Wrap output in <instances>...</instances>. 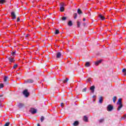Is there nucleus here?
<instances>
[{
    "label": "nucleus",
    "instance_id": "nucleus-1",
    "mask_svg": "<svg viewBox=\"0 0 126 126\" xmlns=\"http://www.w3.org/2000/svg\"><path fill=\"white\" fill-rule=\"evenodd\" d=\"M23 94L27 98L30 95V94L28 92V90L26 89L24 90L23 92Z\"/></svg>",
    "mask_w": 126,
    "mask_h": 126
},
{
    "label": "nucleus",
    "instance_id": "nucleus-2",
    "mask_svg": "<svg viewBox=\"0 0 126 126\" xmlns=\"http://www.w3.org/2000/svg\"><path fill=\"white\" fill-rule=\"evenodd\" d=\"M11 17H12V20L16 19V15L15 14V12L12 11L11 12Z\"/></svg>",
    "mask_w": 126,
    "mask_h": 126
},
{
    "label": "nucleus",
    "instance_id": "nucleus-3",
    "mask_svg": "<svg viewBox=\"0 0 126 126\" xmlns=\"http://www.w3.org/2000/svg\"><path fill=\"white\" fill-rule=\"evenodd\" d=\"M30 112L31 113L32 115H34L37 113V109L35 108H31L30 110Z\"/></svg>",
    "mask_w": 126,
    "mask_h": 126
},
{
    "label": "nucleus",
    "instance_id": "nucleus-4",
    "mask_svg": "<svg viewBox=\"0 0 126 126\" xmlns=\"http://www.w3.org/2000/svg\"><path fill=\"white\" fill-rule=\"evenodd\" d=\"M114 109V106L113 105L109 104L107 106V111L108 112H111V111H113V109Z\"/></svg>",
    "mask_w": 126,
    "mask_h": 126
},
{
    "label": "nucleus",
    "instance_id": "nucleus-5",
    "mask_svg": "<svg viewBox=\"0 0 126 126\" xmlns=\"http://www.w3.org/2000/svg\"><path fill=\"white\" fill-rule=\"evenodd\" d=\"M8 60L10 62V63H14L15 60H14V58L11 57H8Z\"/></svg>",
    "mask_w": 126,
    "mask_h": 126
},
{
    "label": "nucleus",
    "instance_id": "nucleus-6",
    "mask_svg": "<svg viewBox=\"0 0 126 126\" xmlns=\"http://www.w3.org/2000/svg\"><path fill=\"white\" fill-rule=\"evenodd\" d=\"M26 83H33L34 82V80L32 79H28L25 81Z\"/></svg>",
    "mask_w": 126,
    "mask_h": 126
},
{
    "label": "nucleus",
    "instance_id": "nucleus-7",
    "mask_svg": "<svg viewBox=\"0 0 126 126\" xmlns=\"http://www.w3.org/2000/svg\"><path fill=\"white\" fill-rule=\"evenodd\" d=\"M62 57V53L61 52H57L56 53V58L57 59H60Z\"/></svg>",
    "mask_w": 126,
    "mask_h": 126
},
{
    "label": "nucleus",
    "instance_id": "nucleus-8",
    "mask_svg": "<svg viewBox=\"0 0 126 126\" xmlns=\"http://www.w3.org/2000/svg\"><path fill=\"white\" fill-rule=\"evenodd\" d=\"M90 90L93 93L95 91V86H92L90 87Z\"/></svg>",
    "mask_w": 126,
    "mask_h": 126
},
{
    "label": "nucleus",
    "instance_id": "nucleus-9",
    "mask_svg": "<svg viewBox=\"0 0 126 126\" xmlns=\"http://www.w3.org/2000/svg\"><path fill=\"white\" fill-rule=\"evenodd\" d=\"M85 66H86V67H89V66H90V62H86L85 64Z\"/></svg>",
    "mask_w": 126,
    "mask_h": 126
},
{
    "label": "nucleus",
    "instance_id": "nucleus-10",
    "mask_svg": "<svg viewBox=\"0 0 126 126\" xmlns=\"http://www.w3.org/2000/svg\"><path fill=\"white\" fill-rule=\"evenodd\" d=\"M83 121L86 122H88V117H87V116H84L83 118Z\"/></svg>",
    "mask_w": 126,
    "mask_h": 126
},
{
    "label": "nucleus",
    "instance_id": "nucleus-11",
    "mask_svg": "<svg viewBox=\"0 0 126 126\" xmlns=\"http://www.w3.org/2000/svg\"><path fill=\"white\" fill-rule=\"evenodd\" d=\"M99 103H100V104H102V102H103V96H100L99 98V100H98Z\"/></svg>",
    "mask_w": 126,
    "mask_h": 126
},
{
    "label": "nucleus",
    "instance_id": "nucleus-12",
    "mask_svg": "<svg viewBox=\"0 0 126 126\" xmlns=\"http://www.w3.org/2000/svg\"><path fill=\"white\" fill-rule=\"evenodd\" d=\"M78 125H79V122L77 121H75L74 122V123L73 124V125L74 126H78Z\"/></svg>",
    "mask_w": 126,
    "mask_h": 126
},
{
    "label": "nucleus",
    "instance_id": "nucleus-13",
    "mask_svg": "<svg viewBox=\"0 0 126 126\" xmlns=\"http://www.w3.org/2000/svg\"><path fill=\"white\" fill-rule=\"evenodd\" d=\"M68 26L71 27L72 25H73V24H72V21H69L67 24Z\"/></svg>",
    "mask_w": 126,
    "mask_h": 126
},
{
    "label": "nucleus",
    "instance_id": "nucleus-14",
    "mask_svg": "<svg viewBox=\"0 0 126 126\" xmlns=\"http://www.w3.org/2000/svg\"><path fill=\"white\" fill-rule=\"evenodd\" d=\"M119 106H118V108L117 110H118V111H120L121 109H122L123 106V103L120 104H119Z\"/></svg>",
    "mask_w": 126,
    "mask_h": 126
},
{
    "label": "nucleus",
    "instance_id": "nucleus-15",
    "mask_svg": "<svg viewBox=\"0 0 126 126\" xmlns=\"http://www.w3.org/2000/svg\"><path fill=\"white\" fill-rule=\"evenodd\" d=\"M102 63V60H99L95 63V65H98L99 63Z\"/></svg>",
    "mask_w": 126,
    "mask_h": 126
},
{
    "label": "nucleus",
    "instance_id": "nucleus-16",
    "mask_svg": "<svg viewBox=\"0 0 126 126\" xmlns=\"http://www.w3.org/2000/svg\"><path fill=\"white\" fill-rule=\"evenodd\" d=\"M7 80H8V77L5 76L4 77V79H3L4 82H6Z\"/></svg>",
    "mask_w": 126,
    "mask_h": 126
},
{
    "label": "nucleus",
    "instance_id": "nucleus-17",
    "mask_svg": "<svg viewBox=\"0 0 126 126\" xmlns=\"http://www.w3.org/2000/svg\"><path fill=\"white\" fill-rule=\"evenodd\" d=\"M99 17L100 18V19H101V20H104L105 19V17L103 16L102 14H99Z\"/></svg>",
    "mask_w": 126,
    "mask_h": 126
},
{
    "label": "nucleus",
    "instance_id": "nucleus-18",
    "mask_svg": "<svg viewBox=\"0 0 126 126\" xmlns=\"http://www.w3.org/2000/svg\"><path fill=\"white\" fill-rule=\"evenodd\" d=\"M104 121H105V119L104 118L98 120V122L100 124H102V123H103Z\"/></svg>",
    "mask_w": 126,
    "mask_h": 126
},
{
    "label": "nucleus",
    "instance_id": "nucleus-19",
    "mask_svg": "<svg viewBox=\"0 0 126 126\" xmlns=\"http://www.w3.org/2000/svg\"><path fill=\"white\" fill-rule=\"evenodd\" d=\"M60 11H61V12H63V11H64V7L63 6L60 7Z\"/></svg>",
    "mask_w": 126,
    "mask_h": 126
},
{
    "label": "nucleus",
    "instance_id": "nucleus-20",
    "mask_svg": "<svg viewBox=\"0 0 126 126\" xmlns=\"http://www.w3.org/2000/svg\"><path fill=\"white\" fill-rule=\"evenodd\" d=\"M117 104H118V105L122 104V98H119V99H118V101L117 102Z\"/></svg>",
    "mask_w": 126,
    "mask_h": 126
},
{
    "label": "nucleus",
    "instance_id": "nucleus-21",
    "mask_svg": "<svg viewBox=\"0 0 126 126\" xmlns=\"http://www.w3.org/2000/svg\"><path fill=\"white\" fill-rule=\"evenodd\" d=\"M77 13H78V14H82V11H81L80 9H78Z\"/></svg>",
    "mask_w": 126,
    "mask_h": 126
},
{
    "label": "nucleus",
    "instance_id": "nucleus-22",
    "mask_svg": "<svg viewBox=\"0 0 126 126\" xmlns=\"http://www.w3.org/2000/svg\"><path fill=\"white\" fill-rule=\"evenodd\" d=\"M55 35H58V34H60V30H56L55 32Z\"/></svg>",
    "mask_w": 126,
    "mask_h": 126
},
{
    "label": "nucleus",
    "instance_id": "nucleus-23",
    "mask_svg": "<svg viewBox=\"0 0 126 126\" xmlns=\"http://www.w3.org/2000/svg\"><path fill=\"white\" fill-rule=\"evenodd\" d=\"M5 2H6L5 0H0V3L1 4H3V3H5Z\"/></svg>",
    "mask_w": 126,
    "mask_h": 126
},
{
    "label": "nucleus",
    "instance_id": "nucleus-24",
    "mask_svg": "<svg viewBox=\"0 0 126 126\" xmlns=\"http://www.w3.org/2000/svg\"><path fill=\"white\" fill-rule=\"evenodd\" d=\"M18 107L19 108H22V107H24V104L23 103H19L18 105Z\"/></svg>",
    "mask_w": 126,
    "mask_h": 126
},
{
    "label": "nucleus",
    "instance_id": "nucleus-25",
    "mask_svg": "<svg viewBox=\"0 0 126 126\" xmlns=\"http://www.w3.org/2000/svg\"><path fill=\"white\" fill-rule=\"evenodd\" d=\"M126 114H125L124 115H123L122 117H121V121L123 120H126Z\"/></svg>",
    "mask_w": 126,
    "mask_h": 126
},
{
    "label": "nucleus",
    "instance_id": "nucleus-26",
    "mask_svg": "<svg viewBox=\"0 0 126 126\" xmlns=\"http://www.w3.org/2000/svg\"><path fill=\"white\" fill-rule=\"evenodd\" d=\"M44 120H45V117H44V116H41L40 118V122H41V123H43Z\"/></svg>",
    "mask_w": 126,
    "mask_h": 126
},
{
    "label": "nucleus",
    "instance_id": "nucleus-27",
    "mask_svg": "<svg viewBox=\"0 0 126 126\" xmlns=\"http://www.w3.org/2000/svg\"><path fill=\"white\" fill-rule=\"evenodd\" d=\"M68 80H69V79L68 78H66V79L64 80L63 82V83H66Z\"/></svg>",
    "mask_w": 126,
    "mask_h": 126
},
{
    "label": "nucleus",
    "instance_id": "nucleus-28",
    "mask_svg": "<svg viewBox=\"0 0 126 126\" xmlns=\"http://www.w3.org/2000/svg\"><path fill=\"white\" fill-rule=\"evenodd\" d=\"M77 26L78 28H79V27H80V22H79V21L77 22Z\"/></svg>",
    "mask_w": 126,
    "mask_h": 126
},
{
    "label": "nucleus",
    "instance_id": "nucleus-29",
    "mask_svg": "<svg viewBox=\"0 0 126 126\" xmlns=\"http://www.w3.org/2000/svg\"><path fill=\"white\" fill-rule=\"evenodd\" d=\"M123 72H124V75H126V68H124L122 70Z\"/></svg>",
    "mask_w": 126,
    "mask_h": 126
},
{
    "label": "nucleus",
    "instance_id": "nucleus-30",
    "mask_svg": "<svg viewBox=\"0 0 126 126\" xmlns=\"http://www.w3.org/2000/svg\"><path fill=\"white\" fill-rule=\"evenodd\" d=\"M113 100L114 103H116V101L117 100V96H114Z\"/></svg>",
    "mask_w": 126,
    "mask_h": 126
},
{
    "label": "nucleus",
    "instance_id": "nucleus-31",
    "mask_svg": "<svg viewBox=\"0 0 126 126\" xmlns=\"http://www.w3.org/2000/svg\"><path fill=\"white\" fill-rule=\"evenodd\" d=\"M9 125H10V122H6L4 126H9Z\"/></svg>",
    "mask_w": 126,
    "mask_h": 126
},
{
    "label": "nucleus",
    "instance_id": "nucleus-32",
    "mask_svg": "<svg viewBox=\"0 0 126 126\" xmlns=\"http://www.w3.org/2000/svg\"><path fill=\"white\" fill-rule=\"evenodd\" d=\"M17 66H18V65L17 64H15L13 66V68L15 69L16 67H17Z\"/></svg>",
    "mask_w": 126,
    "mask_h": 126
},
{
    "label": "nucleus",
    "instance_id": "nucleus-33",
    "mask_svg": "<svg viewBox=\"0 0 126 126\" xmlns=\"http://www.w3.org/2000/svg\"><path fill=\"white\" fill-rule=\"evenodd\" d=\"M74 19H76V18L77 17V13H75L74 14Z\"/></svg>",
    "mask_w": 126,
    "mask_h": 126
},
{
    "label": "nucleus",
    "instance_id": "nucleus-34",
    "mask_svg": "<svg viewBox=\"0 0 126 126\" xmlns=\"http://www.w3.org/2000/svg\"><path fill=\"white\" fill-rule=\"evenodd\" d=\"M62 20L63 21H65V20H66V17H62Z\"/></svg>",
    "mask_w": 126,
    "mask_h": 126
},
{
    "label": "nucleus",
    "instance_id": "nucleus-35",
    "mask_svg": "<svg viewBox=\"0 0 126 126\" xmlns=\"http://www.w3.org/2000/svg\"><path fill=\"white\" fill-rule=\"evenodd\" d=\"M1 88H3V84H0V89H1Z\"/></svg>",
    "mask_w": 126,
    "mask_h": 126
},
{
    "label": "nucleus",
    "instance_id": "nucleus-36",
    "mask_svg": "<svg viewBox=\"0 0 126 126\" xmlns=\"http://www.w3.org/2000/svg\"><path fill=\"white\" fill-rule=\"evenodd\" d=\"M87 88H85L82 90V92H86V90H87Z\"/></svg>",
    "mask_w": 126,
    "mask_h": 126
},
{
    "label": "nucleus",
    "instance_id": "nucleus-37",
    "mask_svg": "<svg viewBox=\"0 0 126 126\" xmlns=\"http://www.w3.org/2000/svg\"><path fill=\"white\" fill-rule=\"evenodd\" d=\"M20 21V17H18L17 19V22H19Z\"/></svg>",
    "mask_w": 126,
    "mask_h": 126
},
{
    "label": "nucleus",
    "instance_id": "nucleus-38",
    "mask_svg": "<svg viewBox=\"0 0 126 126\" xmlns=\"http://www.w3.org/2000/svg\"><path fill=\"white\" fill-rule=\"evenodd\" d=\"M16 52H13L11 53V55H12V56H14V55H15Z\"/></svg>",
    "mask_w": 126,
    "mask_h": 126
},
{
    "label": "nucleus",
    "instance_id": "nucleus-39",
    "mask_svg": "<svg viewBox=\"0 0 126 126\" xmlns=\"http://www.w3.org/2000/svg\"><path fill=\"white\" fill-rule=\"evenodd\" d=\"M61 6H63V5H64V4H63V3H61L60 4Z\"/></svg>",
    "mask_w": 126,
    "mask_h": 126
},
{
    "label": "nucleus",
    "instance_id": "nucleus-40",
    "mask_svg": "<svg viewBox=\"0 0 126 126\" xmlns=\"http://www.w3.org/2000/svg\"><path fill=\"white\" fill-rule=\"evenodd\" d=\"M61 107H63V103H61Z\"/></svg>",
    "mask_w": 126,
    "mask_h": 126
},
{
    "label": "nucleus",
    "instance_id": "nucleus-41",
    "mask_svg": "<svg viewBox=\"0 0 126 126\" xmlns=\"http://www.w3.org/2000/svg\"><path fill=\"white\" fill-rule=\"evenodd\" d=\"M86 19H85V18H84L83 19V21H86Z\"/></svg>",
    "mask_w": 126,
    "mask_h": 126
},
{
    "label": "nucleus",
    "instance_id": "nucleus-42",
    "mask_svg": "<svg viewBox=\"0 0 126 126\" xmlns=\"http://www.w3.org/2000/svg\"><path fill=\"white\" fill-rule=\"evenodd\" d=\"M29 36V34H26V37H28Z\"/></svg>",
    "mask_w": 126,
    "mask_h": 126
},
{
    "label": "nucleus",
    "instance_id": "nucleus-43",
    "mask_svg": "<svg viewBox=\"0 0 126 126\" xmlns=\"http://www.w3.org/2000/svg\"><path fill=\"white\" fill-rule=\"evenodd\" d=\"M3 94H0V97H3Z\"/></svg>",
    "mask_w": 126,
    "mask_h": 126
},
{
    "label": "nucleus",
    "instance_id": "nucleus-44",
    "mask_svg": "<svg viewBox=\"0 0 126 126\" xmlns=\"http://www.w3.org/2000/svg\"><path fill=\"white\" fill-rule=\"evenodd\" d=\"M83 25L84 26H85V25H86V24L84 23V24H83Z\"/></svg>",
    "mask_w": 126,
    "mask_h": 126
},
{
    "label": "nucleus",
    "instance_id": "nucleus-45",
    "mask_svg": "<svg viewBox=\"0 0 126 126\" xmlns=\"http://www.w3.org/2000/svg\"><path fill=\"white\" fill-rule=\"evenodd\" d=\"M37 126H40L39 124H38Z\"/></svg>",
    "mask_w": 126,
    "mask_h": 126
},
{
    "label": "nucleus",
    "instance_id": "nucleus-46",
    "mask_svg": "<svg viewBox=\"0 0 126 126\" xmlns=\"http://www.w3.org/2000/svg\"><path fill=\"white\" fill-rule=\"evenodd\" d=\"M1 107V103L0 102V107Z\"/></svg>",
    "mask_w": 126,
    "mask_h": 126
}]
</instances>
